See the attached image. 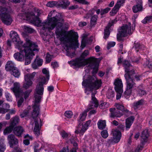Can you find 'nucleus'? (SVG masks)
I'll return each mask as SVG.
<instances>
[{
    "instance_id": "nucleus-28",
    "label": "nucleus",
    "mask_w": 152,
    "mask_h": 152,
    "mask_svg": "<svg viewBox=\"0 0 152 152\" xmlns=\"http://www.w3.org/2000/svg\"><path fill=\"white\" fill-rule=\"evenodd\" d=\"M134 119V116H131L126 119V130H128L130 128Z\"/></svg>"
},
{
    "instance_id": "nucleus-32",
    "label": "nucleus",
    "mask_w": 152,
    "mask_h": 152,
    "mask_svg": "<svg viewBox=\"0 0 152 152\" xmlns=\"http://www.w3.org/2000/svg\"><path fill=\"white\" fill-rule=\"evenodd\" d=\"M3 102L2 101L0 100V107H1V105L3 103ZM3 105L5 106L6 107V109L2 108L0 107V113L4 114L9 111V110L8 109H7L9 108L10 106L7 104H3Z\"/></svg>"
},
{
    "instance_id": "nucleus-19",
    "label": "nucleus",
    "mask_w": 152,
    "mask_h": 152,
    "mask_svg": "<svg viewBox=\"0 0 152 152\" xmlns=\"http://www.w3.org/2000/svg\"><path fill=\"white\" fill-rule=\"evenodd\" d=\"M110 117L113 118L120 117L124 114L122 112L115 108H110Z\"/></svg>"
},
{
    "instance_id": "nucleus-2",
    "label": "nucleus",
    "mask_w": 152,
    "mask_h": 152,
    "mask_svg": "<svg viewBox=\"0 0 152 152\" xmlns=\"http://www.w3.org/2000/svg\"><path fill=\"white\" fill-rule=\"evenodd\" d=\"M89 54L88 50H86L82 53L81 58H77L75 61H69L68 63L71 66L79 67L88 64V66L93 69V73H96L98 70L99 65L102 58H97L94 57H91L87 59L83 60Z\"/></svg>"
},
{
    "instance_id": "nucleus-54",
    "label": "nucleus",
    "mask_w": 152,
    "mask_h": 152,
    "mask_svg": "<svg viewBox=\"0 0 152 152\" xmlns=\"http://www.w3.org/2000/svg\"><path fill=\"white\" fill-rule=\"evenodd\" d=\"M115 42H109L107 44V49L108 50L110 49L111 47L114 46L115 45Z\"/></svg>"
},
{
    "instance_id": "nucleus-58",
    "label": "nucleus",
    "mask_w": 152,
    "mask_h": 152,
    "mask_svg": "<svg viewBox=\"0 0 152 152\" xmlns=\"http://www.w3.org/2000/svg\"><path fill=\"white\" fill-rule=\"evenodd\" d=\"M147 66L149 69H152V61L149 60L146 62Z\"/></svg>"
},
{
    "instance_id": "nucleus-23",
    "label": "nucleus",
    "mask_w": 152,
    "mask_h": 152,
    "mask_svg": "<svg viewBox=\"0 0 152 152\" xmlns=\"http://www.w3.org/2000/svg\"><path fill=\"white\" fill-rule=\"evenodd\" d=\"M115 106L116 108V109H117L121 111L124 114L129 115L131 114V112L125 108L123 104L118 103H116Z\"/></svg>"
},
{
    "instance_id": "nucleus-3",
    "label": "nucleus",
    "mask_w": 152,
    "mask_h": 152,
    "mask_svg": "<svg viewBox=\"0 0 152 152\" xmlns=\"http://www.w3.org/2000/svg\"><path fill=\"white\" fill-rule=\"evenodd\" d=\"M26 43L23 46L21 45L15 46V48H18L20 50L19 52H17L14 54L15 59L18 61H22L24 59L25 56H26L27 51H28L30 47L34 48L33 50H37V45L33 42L28 38L26 39Z\"/></svg>"
},
{
    "instance_id": "nucleus-47",
    "label": "nucleus",
    "mask_w": 152,
    "mask_h": 152,
    "mask_svg": "<svg viewBox=\"0 0 152 152\" xmlns=\"http://www.w3.org/2000/svg\"><path fill=\"white\" fill-rule=\"evenodd\" d=\"M109 104L108 103L103 102L102 103L100 104L99 106V107L101 109H104L108 107Z\"/></svg>"
},
{
    "instance_id": "nucleus-52",
    "label": "nucleus",
    "mask_w": 152,
    "mask_h": 152,
    "mask_svg": "<svg viewBox=\"0 0 152 152\" xmlns=\"http://www.w3.org/2000/svg\"><path fill=\"white\" fill-rule=\"evenodd\" d=\"M110 10V9L108 7L104 9H102L101 10V15H102L104 14L107 13Z\"/></svg>"
},
{
    "instance_id": "nucleus-64",
    "label": "nucleus",
    "mask_w": 152,
    "mask_h": 152,
    "mask_svg": "<svg viewBox=\"0 0 152 152\" xmlns=\"http://www.w3.org/2000/svg\"><path fill=\"white\" fill-rule=\"evenodd\" d=\"M86 41L84 40H83L81 42L80 48L81 49H83L86 46Z\"/></svg>"
},
{
    "instance_id": "nucleus-35",
    "label": "nucleus",
    "mask_w": 152,
    "mask_h": 152,
    "mask_svg": "<svg viewBox=\"0 0 152 152\" xmlns=\"http://www.w3.org/2000/svg\"><path fill=\"white\" fill-rule=\"evenodd\" d=\"M137 91L138 94L140 96L146 94V91L144 90L142 86H140L137 87Z\"/></svg>"
},
{
    "instance_id": "nucleus-53",
    "label": "nucleus",
    "mask_w": 152,
    "mask_h": 152,
    "mask_svg": "<svg viewBox=\"0 0 152 152\" xmlns=\"http://www.w3.org/2000/svg\"><path fill=\"white\" fill-rule=\"evenodd\" d=\"M5 96L7 100L8 101H12V97L9 93L7 92H6L5 93Z\"/></svg>"
},
{
    "instance_id": "nucleus-21",
    "label": "nucleus",
    "mask_w": 152,
    "mask_h": 152,
    "mask_svg": "<svg viewBox=\"0 0 152 152\" xmlns=\"http://www.w3.org/2000/svg\"><path fill=\"white\" fill-rule=\"evenodd\" d=\"M20 84L19 83L15 82L13 84V87L10 89L17 97H20L22 93L20 92Z\"/></svg>"
},
{
    "instance_id": "nucleus-61",
    "label": "nucleus",
    "mask_w": 152,
    "mask_h": 152,
    "mask_svg": "<svg viewBox=\"0 0 152 152\" xmlns=\"http://www.w3.org/2000/svg\"><path fill=\"white\" fill-rule=\"evenodd\" d=\"M132 76L133 77V79L135 78L136 80L138 81L140 80V78L141 77L140 75H135V73L132 75Z\"/></svg>"
},
{
    "instance_id": "nucleus-51",
    "label": "nucleus",
    "mask_w": 152,
    "mask_h": 152,
    "mask_svg": "<svg viewBox=\"0 0 152 152\" xmlns=\"http://www.w3.org/2000/svg\"><path fill=\"white\" fill-rule=\"evenodd\" d=\"M52 55H50L49 53H47L46 57V62L49 63L51 61Z\"/></svg>"
},
{
    "instance_id": "nucleus-26",
    "label": "nucleus",
    "mask_w": 152,
    "mask_h": 152,
    "mask_svg": "<svg viewBox=\"0 0 152 152\" xmlns=\"http://www.w3.org/2000/svg\"><path fill=\"white\" fill-rule=\"evenodd\" d=\"M24 129L21 126H18L14 128L13 130V132L17 136L20 137L21 136Z\"/></svg>"
},
{
    "instance_id": "nucleus-59",
    "label": "nucleus",
    "mask_w": 152,
    "mask_h": 152,
    "mask_svg": "<svg viewBox=\"0 0 152 152\" xmlns=\"http://www.w3.org/2000/svg\"><path fill=\"white\" fill-rule=\"evenodd\" d=\"M30 92V91L28 90L26 91L23 93L24 97L25 99H26L28 97Z\"/></svg>"
},
{
    "instance_id": "nucleus-17",
    "label": "nucleus",
    "mask_w": 152,
    "mask_h": 152,
    "mask_svg": "<svg viewBox=\"0 0 152 152\" xmlns=\"http://www.w3.org/2000/svg\"><path fill=\"white\" fill-rule=\"evenodd\" d=\"M122 63L126 72L125 74H128V75L134 74V70L133 66L130 64L128 61L124 60L122 62Z\"/></svg>"
},
{
    "instance_id": "nucleus-6",
    "label": "nucleus",
    "mask_w": 152,
    "mask_h": 152,
    "mask_svg": "<svg viewBox=\"0 0 152 152\" xmlns=\"http://www.w3.org/2000/svg\"><path fill=\"white\" fill-rule=\"evenodd\" d=\"M102 82L101 80H99L95 77L90 76L86 80H83L82 85L87 88L90 91L93 89L97 90L101 86Z\"/></svg>"
},
{
    "instance_id": "nucleus-8",
    "label": "nucleus",
    "mask_w": 152,
    "mask_h": 152,
    "mask_svg": "<svg viewBox=\"0 0 152 152\" xmlns=\"http://www.w3.org/2000/svg\"><path fill=\"white\" fill-rule=\"evenodd\" d=\"M0 17L2 22L7 26L10 25L13 21L10 11L6 7L0 6Z\"/></svg>"
},
{
    "instance_id": "nucleus-62",
    "label": "nucleus",
    "mask_w": 152,
    "mask_h": 152,
    "mask_svg": "<svg viewBox=\"0 0 152 152\" xmlns=\"http://www.w3.org/2000/svg\"><path fill=\"white\" fill-rule=\"evenodd\" d=\"M75 1L83 4H89V3L86 0H75Z\"/></svg>"
},
{
    "instance_id": "nucleus-42",
    "label": "nucleus",
    "mask_w": 152,
    "mask_h": 152,
    "mask_svg": "<svg viewBox=\"0 0 152 152\" xmlns=\"http://www.w3.org/2000/svg\"><path fill=\"white\" fill-rule=\"evenodd\" d=\"M152 21V16L145 17L142 21V22L144 24H146L148 22Z\"/></svg>"
},
{
    "instance_id": "nucleus-4",
    "label": "nucleus",
    "mask_w": 152,
    "mask_h": 152,
    "mask_svg": "<svg viewBox=\"0 0 152 152\" xmlns=\"http://www.w3.org/2000/svg\"><path fill=\"white\" fill-rule=\"evenodd\" d=\"M45 83L40 81L37 86L35 89L36 93L34 94L35 100L34 105L33 106V109L32 112V116L34 118L37 117L39 113V103L41 102L42 96L43 94V85Z\"/></svg>"
},
{
    "instance_id": "nucleus-29",
    "label": "nucleus",
    "mask_w": 152,
    "mask_h": 152,
    "mask_svg": "<svg viewBox=\"0 0 152 152\" xmlns=\"http://www.w3.org/2000/svg\"><path fill=\"white\" fill-rule=\"evenodd\" d=\"M145 102V100L143 99H141L138 101L137 102H134L133 104V107L136 110L139 108L140 106L143 105Z\"/></svg>"
},
{
    "instance_id": "nucleus-60",
    "label": "nucleus",
    "mask_w": 152,
    "mask_h": 152,
    "mask_svg": "<svg viewBox=\"0 0 152 152\" xmlns=\"http://www.w3.org/2000/svg\"><path fill=\"white\" fill-rule=\"evenodd\" d=\"M66 54L67 56L71 58H72L75 54V52L70 53L68 51H67Z\"/></svg>"
},
{
    "instance_id": "nucleus-48",
    "label": "nucleus",
    "mask_w": 152,
    "mask_h": 152,
    "mask_svg": "<svg viewBox=\"0 0 152 152\" xmlns=\"http://www.w3.org/2000/svg\"><path fill=\"white\" fill-rule=\"evenodd\" d=\"M60 134L63 138H68L70 135L69 134H68L64 131L61 132L60 133Z\"/></svg>"
},
{
    "instance_id": "nucleus-14",
    "label": "nucleus",
    "mask_w": 152,
    "mask_h": 152,
    "mask_svg": "<svg viewBox=\"0 0 152 152\" xmlns=\"http://www.w3.org/2000/svg\"><path fill=\"white\" fill-rule=\"evenodd\" d=\"M38 46L37 45L36 47L37 50H33V49L34 48V47L33 48L30 47V49H28V51H27L26 56H25V58H26L25 63V65H27L30 64L32 59L33 58V56H34L33 51H38L39 49L38 48Z\"/></svg>"
},
{
    "instance_id": "nucleus-34",
    "label": "nucleus",
    "mask_w": 152,
    "mask_h": 152,
    "mask_svg": "<svg viewBox=\"0 0 152 152\" xmlns=\"http://www.w3.org/2000/svg\"><path fill=\"white\" fill-rule=\"evenodd\" d=\"M98 127L99 129L102 130L105 128L106 121L105 120H99L97 123Z\"/></svg>"
},
{
    "instance_id": "nucleus-24",
    "label": "nucleus",
    "mask_w": 152,
    "mask_h": 152,
    "mask_svg": "<svg viewBox=\"0 0 152 152\" xmlns=\"http://www.w3.org/2000/svg\"><path fill=\"white\" fill-rule=\"evenodd\" d=\"M38 115L37 117L34 118L32 117V114L31 115L32 117L34 120L35 126L34 132L35 134L37 136H38L40 134V130L39 127V121H40L41 120L40 119H39L38 118H37Z\"/></svg>"
},
{
    "instance_id": "nucleus-56",
    "label": "nucleus",
    "mask_w": 152,
    "mask_h": 152,
    "mask_svg": "<svg viewBox=\"0 0 152 152\" xmlns=\"http://www.w3.org/2000/svg\"><path fill=\"white\" fill-rule=\"evenodd\" d=\"M24 99L23 98H20L18 102V106L19 107H21L22 106V104L23 102Z\"/></svg>"
},
{
    "instance_id": "nucleus-63",
    "label": "nucleus",
    "mask_w": 152,
    "mask_h": 152,
    "mask_svg": "<svg viewBox=\"0 0 152 152\" xmlns=\"http://www.w3.org/2000/svg\"><path fill=\"white\" fill-rule=\"evenodd\" d=\"M51 64L53 68H57L58 66V64L57 62H52Z\"/></svg>"
},
{
    "instance_id": "nucleus-25",
    "label": "nucleus",
    "mask_w": 152,
    "mask_h": 152,
    "mask_svg": "<svg viewBox=\"0 0 152 152\" xmlns=\"http://www.w3.org/2000/svg\"><path fill=\"white\" fill-rule=\"evenodd\" d=\"M136 2V4L132 8L133 11L134 13H137L141 11L142 8V0H137Z\"/></svg>"
},
{
    "instance_id": "nucleus-38",
    "label": "nucleus",
    "mask_w": 152,
    "mask_h": 152,
    "mask_svg": "<svg viewBox=\"0 0 152 152\" xmlns=\"http://www.w3.org/2000/svg\"><path fill=\"white\" fill-rule=\"evenodd\" d=\"M14 128V127L10 124L9 126L7 127L4 130V134L5 135L10 133L13 130Z\"/></svg>"
},
{
    "instance_id": "nucleus-41",
    "label": "nucleus",
    "mask_w": 152,
    "mask_h": 152,
    "mask_svg": "<svg viewBox=\"0 0 152 152\" xmlns=\"http://www.w3.org/2000/svg\"><path fill=\"white\" fill-rule=\"evenodd\" d=\"M97 17V15H94L91 18L90 22L91 26H93L96 24Z\"/></svg>"
},
{
    "instance_id": "nucleus-31",
    "label": "nucleus",
    "mask_w": 152,
    "mask_h": 152,
    "mask_svg": "<svg viewBox=\"0 0 152 152\" xmlns=\"http://www.w3.org/2000/svg\"><path fill=\"white\" fill-rule=\"evenodd\" d=\"M14 63L11 61H8L5 66V69L7 71H11L16 67Z\"/></svg>"
},
{
    "instance_id": "nucleus-9",
    "label": "nucleus",
    "mask_w": 152,
    "mask_h": 152,
    "mask_svg": "<svg viewBox=\"0 0 152 152\" xmlns=\"http://www.w3.org/2000/svg\"><path fill=\"white\" fill-rule=\"evenodd\" d=\"M133 75L125 74L124 75L126 83V89L124 92V94L126 96L130 95L132 91L136 89V84L133 81Z\"/></svg>"
},
{
    "instance_id": "nucleus-15",
    "label": "nucleus",
    "mask_w": 152,
    "mask_h": 152,
    "mask_svg": "<svg viewBox=\"0 0 152 152\" xmlns=\"http://www.w3.org/2000/svg\"><path fill=\"white\" fill-rule=\"evenodd\" d=\"M96 93V91H95L94 93H92L91 94V99L87 109V111L90 109L96 108L99 105L98 101L95 96Z\"/></svg>"
},
{
    "instance_id": "nucleus-55",
    "label": "nucleus",
    "mask_w": 152,
    "mask_h": 152,
    "mask_svg": "<svg viewBox=\"0 0 152 152\" xmlns=\"http://www.w3.org/2000/svg\"><path fill=\"white\" fill-rule=\"evenodd\" d=\"M5 149V145L3 143H0V152H4Z\"/></svg>"
},
{
    "instance_id": "nucleus-20",
    "label": "nucleus",
    "mask_w": 152,
    "mask_h": 152,
    "mask_svg": "<svg viewBox=\"0 0 152 152\" xmlns=\"http://www.w3.org/2000/svg\"><path fill=\"white\" fill-rule=\"evenodd\" d=\"M7 140L10 148H13V145L18 144V139L13 134H10L8 135Z\"/></svg>"
},
{
    "instance_id": "nucleus-7",
    "label": "nucleus",
    "mask_w": 152,
    "mask_h": 152,
    "mask_svg": "<svg viewBox=\"0 0 152 152\" xmlns=\"http://www.w3.org/2000/svg\"><path fill=\"white\" fill-rule=\"evenodd\" d=\"M18 16L19 18L21 19L26 20H31L33 23L36 25H40L42 26L41 31L44 33V31L45 32H48L47 30L42 29V23L38 17L35 16L33 12H27L25 13H20L19 14Z\"/></svg>"
},
{
    "instance_id": "nucleus-40",
    "label": "nucleus",
    "mask_w": 152,
    "mask_h": 152,
    "mask_svg": "<svg viewBox=\"0 0 152 152\" xmlns=\"http://www.w3.org/2000/svg\"><path fill=\"white\" fill-rule=\"evenodd\" d=\"M87 128L86 127L84 126L83 125L81 130L77 129L76 130L75 132L77 133V134H80L81 135H83L84 133L87 129Z\"/></svg>"
},
{
    "instance_id": "nucleus-43",
    "label": "nucleus",
    "mask_w": 152,
    "mask_h": 152,
    "mask_svg": "<svg viewBox=\"0 0 152 152\" xmlns=\"http://www.w3.org/2000/svg\"><path fill=\"white\" fill-rule=\"evenodd\" d=\"M87 115V113L86 112H84L81 114L80 115V119L79 122H80L84 121L85 119L86 116Z\"/></svg>"
},
{
    "instance_id": "nucleus-12",
    "label": "nucleus",
    "mask_w": 152,
    "mask_h": 152,
    "mask_svg": "<svg viewBox=\"0 0 152 152\" xmlns=\"http://www.w3.org/2000/svg\"><path fill=\"white\" fill-rule=\"evenodd\" d=\"M149 136L148 133V131L147 129H145L142 132L141 135V142L142 145H138L137 148L134 150V151H130L129 152H140L143 147V145L145 142H147V139Z\"/></svg>"
},
{
    "instance_id": "nucleus-18",
    "label": "nucleus",
    "mask_w": 152,
    "mask_h": 152,
    "mask_svg": "<svg viewBox=\"0 0 152 152\" xmlns=\"http://www.w3.org/2000/svg\"><path fill=\"white\" fill-rule=\"evenodd\" d=\"M117 20L116 19L110 20L108 24L104 30V38L106 39H107L110 35V27L113 26V24L116 23Z\"/></svg>"
},
{
    "instance_id": "nucleus-39",
    "label": "nucleus",
    "mask_w": 152,
    "mask_h": 152,
    "mask_svg": "<svg viewBox=\"0 0 152 152\" xmlns=\"http://www.w3.org/2000/svg\"><path fill=\"white\" fill-rule=\"evenodd\" d=\"M12 71V74L15 77H18L20 75V72L16 67Z\"/></svg>"
},
{
    "instance_id": "nucleus-10",
    "label": "nucleus",
    "mask_w": 152,
    "mask_h": 152,
    "mask_svg": "<svg viewBox=\"0 0 152 152\" xmlns=\"http://www.w3.org/2000/svg\"><path fill=\"white\" fill-rule=\"evenodd\" d=\"M36 74L35 72H34L32 73L27 74L25 75V82L23 86L24 88L27 89L32 86L33 84V80Z\"/></svg>"
},
{
    "instance_id": "nucleus-44",
    "label": "nucleus",
    "mask_w": 152,
    "mask_h": 152,
    "mask_svg": "<svg viewBox=\"0 0 152 152\" xmlns=\"http://www.w3.org/2000/svg\"><path fill=\"white\" fill-rule=\"evenodd\" d=\"M24 31L28 33H32L35 31L33 28L25 26L24 28Z\"/></svg>"
},
{
    "instance_id": "nucleus-13",
    "label": "nucleus",
    "mask_w": 152,
    "mask_h": 152,
    "mask_svg": "<svg viewBox=\"0 0 152 152\" xmlns=\"http://www.w3.org/2000/svg\"><path fill=\"white\" fill-rule=\"evenodd\" d=\"M113 138H111L108 140V143L110 144H113L118 142L120 140L121 137V133L117 130H114L112 131Z\"/></svg>"
},
{
    "instance_id": "nucleus-36",
    "label": "nucleus",
    "mask_w": 152,
    "mask_h": 152,
    "mask_svg": "<svg viewBox=\"0 0 152 152\" xmlns=\"http://www.w3.org/2000/svg\"><path fill=\"white\" fill-rule=\"evenodd\" d=\"M134 48L136 50V52H138L140 50H144L145 46L143 45L140 44L139 42H137L134 43Z\"/></svg>"
},
{
    "instance_id": "nucleus-1",
    "label": "nucleus",
    "mask_w": 152,
    "mask_h": 152,
    "mask_svg": "<svg viewBox=\"0 0 152 152\" xmlns=\"http://www.w3.org/2000/svg\"><path fill=\"white\" fill-rule=\"evenodd\" d=\"M48 20L42 23V29L47 30L48 31L53 29L56 27V33L60 37V40L64 42L65 49L68 50L69 48H79L77 42L72 43L74 39L71 35L65 34L66 32L64 26V20L61 15L55 10L51 11L49 14Z\"/></svg>"
},
{
    "instance_id": "nucleus-16",
    "label": "nucleus",
    "mask_w": 152,
    "mask_h": 152,
    "mask_svg": "<svg viewBox=\"0 0 152 152\" xmlns=\"http://www.w3.org/2000/svg\"><path fill=\"white\" fill-rule=\"evenodd\" d=\"M10 36L12 41L16 45L15 46L20 45L23 43V42L20 41L19 35L16 32L11 31L10 33Z\"/></svg>"
},
{
    "instance_id": "nucleus-5",
    "label": "nucleus",
    "mask_w": 152,
    "mask_h": 152,
    "mask_svg": "<svg viewBox=\"0 0 152 152\" xmlns=\"http://www.w3.org/2000/svg\"><path fill=\"white\" fill-rule=\"evenodd\" d=\"M136 26L135 21H133L132 26L130 23H129L122 26L117 34V38L118 41H123L122 37L126 36L128 34L131 35L135 29Z\"/></svg>"
},
{
    "instance_id": "nucleus-57",
    "label": "nucleus",
    "mask_w": 152,
    "mask_h": 152,
    "mask_svg": "<svg viewBox=\"0 0 152 152\" xmlns=\"http://www.w3.org/2000/svg\"><path fill=\"white\" fill-rule=\"evenodd\" d=\"M50 35L48 34L47 33H44L43 36V38L44 41H48L49 40L50 37Z\"/></svg>"
},
{
    "instance_id": "nucleus-37",
    "label": "nucleus",
    "mask_w": 152,
    "mask_h": 152,
    "mask_svg": "<svg viewBox=\"0 0 152 152\" xmlns=\"http://www.w3.org/2000/svg\"><path fill=\"white\" fill-rule=\"evenodd\" d=\"M121 6L119 5L116 3L112 9L111 12H110V15L113 16L115 15L117 13Z\"/></svg>"
},
{
    "instance_id": "nucleus-33",
    "label": "nucleus",
    "mask_w": 152,
    "mask_h": 152,
    "mask_svg": "<svg viewBox=\"0 0 152 152\" xmlns=\"http://www.w3.org/2000/svg\"><path fill=\"white\" fill-rule=\"evenodd\" d=\"M19 121V117L17 116H15L11 118L10 120L11 123L10 124L14 127L15 126L18 124Z\"/></svg>"
},
{
    "instance_id": "nucleus-27",
    "label": "nucleus",
    "mask_w": 152,
    "mask_h": 152,
    "mask_svg": "<svg viewBox=\"0 0 152 152\" xmlns=\"http://www.w3.org/2000/svg\"><path fill=\"white\" fill-rule=\"evenodd\" d=\"M43 61L42 59L37 57L32 64V68L34 69H37L42 65Z\"/></svg>"
},
{
    "instance_id": "nucleus-46",
    "label": "nucleus",
    "mask_w": 152,
    "mask_h": 152,
    "mask_svg": "<svg viewBox=\"0 0 152 152\" xmlns=\"http://www.w3.org/2000/svg\"><path fill=\"white\" fill-rule=\"evenodd\" d=\"M102 137L104 138H107L108 136V134L106 130H102L101 133Z\"/></svg>"
},
{
    "instance_id": "nucleus-30",
    "label": "nucleus",
    "mask_w": 152,
    "mask_h": 152,
    "mask_svg": "<svg viewBox=\"0 0 152 152\" xmlns=\"http://www.w3.org/2000/svg\"><path fill=\"white\" fill-rule=\"evenodd\" d=\"M58 2V5L64 8H66L70 4L69 0H59Z\"/></svg>"
},
{
    "instance_id": "nucleus-45",
    "label": "nucleus",
    "mask_w": 152,
    "mask_h": 152,
    "mask_svg": "<svg viewBox=\"0 0 152 152\" xmlns=\"http://www.w3.org/2000/svg\"><path fill=\"white\" fill-rule=\"evenodd\" d=\"M107 97L109 99H111L113 97L115 96L114 93L112 90H110L108 91L106 94Z\"/></svg>"
},
{
    "instance_id": "nucleus-22",
    "label": "nucleus",
    "mask_w": 152,
    "mask_h": 152,
    "mask_svg": "<svg viewBox=\"0 0 152 152\" xmlns=\"http://www.w3.org/2000/svg\"><path fill=\"white\" fill-rule=\"evenodd\" d=\"M42 73L43 75H41L39 77V80L45 83L47 81H48L49 79V74L48 70L46 68H44L42 70Z\"/></svg>"
},
{
    "instance_id": "nucleus-11",
    "label": "nucleus",
    "mask_w": 152,
    "mask_h": 152,
    "mask_svg": "<svg viewBox=\"0 0 152 152\" xmlns=\"http://www.w3.org/2000/svg\"><path fill=\"white\" fill-rule=\"evenodd\" d=\"M114 84L115 89L117 93L116 98L118 99L121 98L123 91V85L121 80L118 78L116 79L114 82Z\"/></svg>"
},
{
    "instance_id": "nucleus-50",
    "label": "nucleus",
    "mask_w": 152,
    "mask_h": 152,
    "mask_svg": "<svg viewBox=\"0 0 152 152\" xmlns=\"http://www.w3.org/2000/svg\"><path fill=\"white\" fill-rule=\"evenodd\" d=\"M72 115V113L71 111H66L64 113L65 116L68 118H71Z\"/></svg>"
},
{
    "instance_id": "nucleus-49",
    "label": "nucleus",
    "mask_w": 152,
    "mask_h": 152,
    "mask_svg": "<svg viewBox=\"0 0 152 152\" xmlns=\"http://www.w3.org/2000/svg\"><path fill=\"white\" fill-rule=\"evenodd\" d=\"M57 2L55 1H49L47 4V6L50 7H53L56 5Z\"/></svg>"
}]
</instances>
